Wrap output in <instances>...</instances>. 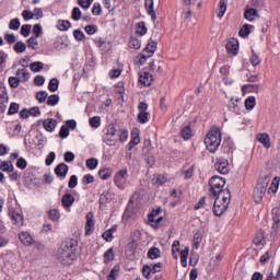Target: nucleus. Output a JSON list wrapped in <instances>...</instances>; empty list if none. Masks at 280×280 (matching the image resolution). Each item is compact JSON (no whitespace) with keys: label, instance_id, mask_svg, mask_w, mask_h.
Returning a JSON list of instances; mask_svg holds the SVG:
<instances>
[{"label":"nucleus","instance_id":"f257e3e1","mask_svg":"<svg viewBox=\"0 0 280 280\" xmlns=\"http://www.w3.org/2000/svg\"><path fill=\"white\" fill-rule=\"evenodd\" d=\"M75 250H78V240L66 238L58 248V261L61 262L62 266H71L75 259H78Z\"/></svg>","mask_w":280,"mask_h":280},{"label":"nucleus","instance_id":"f03ea898","mask_svg":"<svg viewBox=\"0 0 280 280\" xmlns=\"http://www.w3.org/2000/svg\"><path fill=\"white\" fill-rule=\"evenodd\" d=\"M211 205H213V213L218 218L220 215H224L225 211L229 209V205H231V191L224 190L219 196L211 197L209 199V207L207 208V211L211 209Z\"/></svg>","mask_w":280,"mask_h":280},{"label":"nucleus","instance_id":"7ed1b4c3","mask_svg":"<svg viewBox=\"0 0 280 280\" xmlns=\"http://www.w3.org/2000/svg\"><path fill=\"white\" fill-rule=\"evenodd\" d=\"M220 143H222V131L219 127H212L205 138L207 150L215 154L220 148Z\"/></svg>","mask_w":280,"mask_h":280},{"label":"nucleus","instance_id":"20e7f679","mask_svg":"<svg viewBox=\"0 0 280 280\" xmlns=\"http://www.w3.org/2000/svg\"><path fill=\"white\" fill-rule=\"evenodd\" d=\"M106 145H117V143H126L128 141V129H115V126L107 128Z\"/></svg>","mask_w":280,"mask_h":280},{"label":"nucleus","instance_id":"39448f33","mask_svg":"<svg viewBox=\"0 0 280 280\" xmlns=\"http://www.w3.org/2000/svg\"><path fill=\"white\" fill-rule=\"evenodd\" d=\"M268 185H270V175H265L258 179L253 191V198L256 205L261 203V200H264L266 191L268 190Z\"/></svg>","mask_w":280,"mask_h":280},{"label":"nucleus","instance_id":"423d86ee","mask_svg":"<svg viewBox=\"0 0 280 280\" xmlns=\"http://www.w3.org/2000/svg\"><path fill=\"white\" fill-rule=\"evenodd\" d=\"M224 185H226V179L215 175L209 179V191L210 197L213 198L215 196H220V194L224 191H231L229 188L224 189Z\"/></svg>","mask_w":280,"mask_h":280},{"label":"nucleus","instance_id":"0eeeda50","mask_svg":"<svg viewBox=\"0 0 280 280\" xmlns=\"http://www.w3.org/2000/svg\"><path fill=\"white\" fill-rule=\"evenodd\" d=\"M159 44L154 40L149 42L145 48L142 50V52L139 55V62L140 65H144L145 60L148 58H152L154 56V51H156V46Z\"/></svg>","mask_w":280,"mask_h":280},{"label":"nucleus","instance_id":"6e6552de","mask_svg":"<svg viewBox=\"0 0 280 280\" xmlns=\"http://www.w3.org/2000/svg\"><path fill=\"white\" fill-rule=\"evenodd\" d=\"M114 183L118 189H126L128 183V168L119 170L114 176Z\"/></svg>","mask_w":280,"mask_h":280},{"label":"nucleus","instance_id":"1a4fd4ad","mask_svg":"<svg viewBox=\"0 0 280 280\" xmlns=\"http://www.w3.org/2000/svg\"><path fill=\"white\" fill-rule=\"evenodd\" d=\"M162 211L163 209L156 208L155 210H152L151 213H149L148 220L152 229H159V226H161V223L163 222V217L159 215H161Z\"/></svg>","mask_w":280,"mask_h":280},{"label":"nucleus","instance_id":"9d476101","mask_svg":"<svg viewBox=\"0 0 280 280\" xmlns=\"http://www.w3.org/2000/svg\"><path fill=\"white\" fill-rule=\"evenodd\" d=\"M150 152H152V142L150 140H148L144 142V148L142 149V154L144 155V161H145L147 165L152 167V165H154V163H155V159H154V155Z\"/></svg>","mask_w":280,"mask_h":280},{"label":"nucleus","instance_id":"9b49d317","mask_svg":"<svg viewBox=\"0 0 280 280\" xmlns=\"http://www.w3.org/2000/svg\"><path fill=\"white\" fill-rule=\"evenodd\" d=\"M214 168L217 172H219V174H229V160L224 158L217 159Z\"/></svg>","mask_w":280,"mask_h":280},{"label":"nucleus","instance_id":"f8f14e48","mask_svg":"<svg viewBox=\"0 0 280 280\" xmlns=\"http://www.w3.org/2000/svg\"><path fill=\"white\" fill-rule=\"evenodd\" d=\"M85 218V235H91L95 231V215L93 212H89Z\"/></svg>","mask_w":280,"mask_h":280},{"label":"nucleus","instance_id":"ddd939ff","mask_svg":"<svg viewBox=\"0 0 280 280\" xmlns=\"http://www.w3.org/2000/svg\"><path fill=\"white\" fill-rule=\"evenodd\" d=\"M55 174L60 180H65L67 178V174H69V165L66 163H60L55 167Z\"/></svg>","mask_w":280,"mask_h":280},{"label":"nucleus","instance_id":"4468645a","mask_svg":"<svg viewBox=\"0 0 280 280\" xmlns=\"http://www.w3.org/2000/svg\"><path fill=\"white\" fill-rule=\"evenodd\" d=\"M139 143H141V137H139V129H133L131 131V139L126 148L130 152L132 148H135V145H139Z\"/></svg>","mask_w":280,"mask_h":280},{"label":"nucleus","instance_id":"2eb2a0df","mask_svg":"<svg viewBox=\"0 0 280 280\" xmlns=\"http://www.w3.org/2000/svg\"><path fill=\"white\" fill-rule=\"evenodd\" d=\"M139 82L143 86H152V82H154V77L150 72H141L139 74Z\"/></svg>","mask_w":280,"mask_h":280},{"label":"nucleus","instance_id":"dca6fc26","mask_svg":"<svg viewBox=\"0 0 280 280\" xmlns=\"http://www.w3.org/2000/svg\"><path fill=\"white\" fill-rule=\"evenodd\" d=\"M75 202V197H73L71 194L66 192L62 197H61V206L63 207V209H71V207H73V203Z\"/></svg>","mask_w":280,"mask_h":280},{"label":"nucleus","instance_id":"f3484780","mask_svg":"<svg viewBox=\"0 0 280 280\" xmlns=\"http://www.w3.org/2000/svg\"><path fill=\"white\" fill-rule=\"evenodd\" d=\"M19 240L23 243L24 246H32L34 243V238L30 232L22 231L19 233Z\"/></svg>","mask_w":280,"mask_h":280},{"label":"nucleus","instance_id":"a211bd4d","mask_svg":"<svg viewBox=\"0 0 280 280\" xmlns=\"http://www.w3.org/2000/svg\"><path fill=\"white\" fill-rule=\"evenodd\" d=\"M256 139L258 141V143H261V145H264V148H266L267 150L270 149V147L272 145V143L270 142V135L264 132V133H258L256 136Z\"/></svg>","mask_w":280,"mask_h":280},{"label":"nucleus","instance_id":"6ab92c4d","mask_svg":"<svg viewBox=\"0 0 280 280\" xmlns=\"http://www.w3.org/2000/svg\"><path fill=\"white\" fill-rule=\"evenodd\" d=\"M225 49L230 56H237L240 51V44L235 40L228 42Z\"/></svg>","mask_w":280,"mask_h":280},{"label":"nucleus","instance_id":"aec40b11","mask_svg":"<svg viewBox=\"0 0 280 280\" xmlns=\"http://www.w3.org/2000/svg\"><path fill=\"white\" fill-rule=\"evenodd\" d=\"M144 5L148 15L151 16L152 21H156V12L154 11V0H145Z\"/></svg>","mask_w":280,"mask_h":280},{"label":"nucleus","instance_id":"412c9836","mask_svg":"<svg viewBox=\"0 0 280 280\" xmlns=\"http://www.w3.org/2000/svg\"><path fill=\"white\" fill-rule=\"evenodd\" d=\"M43 126L47 132H54L56 126H58V121L54 118H47L43 121Z\"/></svg>","mask_w":280,"mask_h":280},{"label":"nucleus","instance_id":"4be33fe9","mask_svg":"<svg viewBox=\"0 0 280 280\" xmlns=\"http://www.w3.org/2000/svg\"><path fill=\"white\" fill-rule=\"evenodd\" d=\"M9 215L13 221V224H15V226H23L24 219L23 215H21V213H18L16 211L12 210L9 212Z\"/></svg>","mask_w":280,"mask_h":280},{"label":"nucleus","instance_id":"5701e85b","mask_svg":"<svg viewBox=\"0 0 280 280\" xmlns=\"http://www.w3.org/2000/svg\"><path fill=\"white\" fill-rule=\"evenodd\" d=\"M149 69L153 73H163V63L161 61H151L149 63Z\"/></svg>","mask_w":280,"mask_h":280},{"label":"nucleus","instance_id":"b1692460","mask_svg":"<svg viewBox=\"0 0 280 280\" xmlns=\"http://www.w3.org/2000/svg\"><path fill=\"white\" fill-rule=\"evenodd\" d=\"M70 27L71 22H69V20H58L57 30H59V32H68Z\"/></svg>","mask_w":280,"mask_h":280},{"label":"nucleus","instance_id":"393cba45","mask_svg":"<svg viewBox=\"0 0 280 280\" xmlns=\"http://www.w3.org/2000/svg\"><path fill=\"white\" fill-rule=\"evenodd\" d=\"M255 26L250 25V24H244L240 31H238V35L242 38H247V36L250 34V30H253Z\"/></svg>","mask_w":280,"mask_h":280},{"label":"nucleus","instance_id":"a878e982","mask_svg":"<svg viewBox=\"0 0 280 280\" xmlns=\"http://www.w3.org/2000/svg\"><path fill=\"white\" fill-rule=\"evenodd\" d=\"M209 200H211V197L207 201V197H202L199 199L197 205L195 206V211H198L200 209H209Z\"/></svg>","mask_w":280,"mask_h":280},{"label":"nucleus","instance_id":"bb28decb","mask_svg":"<svg viewBox=\"0 0 280 280\" xmlns=\"http://www.w3.org/2000/svg\"><path fill=\"white\" fill-rule=\"evenodd\" d=\"M279 183H280V178L275 177L270 184V187L268 188V194H272L275 196V194L279 191Z\"/></svg>","mask_w":280,"mask_h":280},{"label":"nucleus","instance_id":"cd10ccee","mask_svg":"<svg viewBox=\"0 0 280 280\" xmlns=\"http://www.w3.org/2000/svg\"><path fill=\"white\" fill-rule=\"evenodd\" d=\"M1 172H14V164L12 161H2L0 162Z\"/></svg>","mask_w":280,"mask_h":280},{"label":"nucleus","instance_id":"c85d7f7f","mask_svg":"<svg viewBox=\"0 0 280 280\" xmlns=\"http://www.w3.org/2000/svg\"><path fill=\"white\" fill-rule=\"evenodd\" d=\"M155 187H161V185H165L167 183V177L165 175H155L152 180Z\"/></svg>","mask_w":280,"mask_h":280},{"label":"nucleus","instance_id":"c756f323","mask_svg":"<svg viewBox=\"0 0 280 280\" xmlns=\"http://www.w3.org/2000/svg\"><path fill=\"white\" fill-rule=\"evenodd\" d=\"M136 34H139V36H145V34H148V27H145V22H138L136 24Z\"/></svg>","mask_w":280,"mask_h":280},{"label":"nucleus","instance_id":"7c9ffc66","mask_svg":"<svg viewBox=\"0 0 280 280\" xmlns=\"http://www.w3.org/2000/svg\"><path fill=\"white\" fill-rule=\"evenodd\" d=\"M94 45L101 50L102 56H104V54H106V51L104 50L106 48V40H104V38L102 37H96L94 39Z\"/></svg>","mask_w":280,"mask_h":280},{"label":"nucleus","instance_id":"2f4dec72","mask_svg":"<svg viewBox=\"0 0 280 280\" xmlns=\"http://www.w3.org/2000/svg\"><path fill=\"white\" fill-rule=\"evenodd\" d=\"M187 259H189V247H185V249L180 252V264L183 268H187Z\"/></svg>","mask_w":280,"mask_h":280},{"label":"nucleus","instance_id":"473e14b6","mask_svg":"<svg viewBox=\"0 0 280 280\" xmlns=\"http://www.w3.org/2000/svg\"><path fill=\"white\" fill-rule=\"evenodd\" d=\"M59 86H60V81L57 78H52L48 83V91H50V93H56Z\"/></svg>","mask_w":280,"mask_h":280},{"label":"nucleus","instance_id":"72a5a7b5","mask_svg":"<svg viewBox=\"0 0 280 280\" xmlns=\"http://www.w3.org/2000/svg\"><path fill=\"white\" fill-rule=\"evenodd\" d=\"M255 16H259L256 9H247L244 13V18L247 21H255Z\"/></svg>","mask_w":280,"mask_h":280},{"label":"nucleus","instance_id":"f704fd0d","mask_svg":"<svg viewBox=\"0 0 280 280\" xmlns=\"http://www.w3.org/2000/svg\"><path fill=\"white\" fill-rule=\"evenodd\" d=\"M148 257L149 259H159L161 257V249L159 247H151L148 250Z\"/></svg>","mask_w":280,"mask_h":280},{"label":"nucleus","instance_id":"c9c22d12","mask_svg":"<svg viewBox=\"0 0 280 280\" xmlns=\"http://www.w3.org/2000/svg\"><path fill=\"white\" fill-rule=\"evenodd\" d=\"M201 242H202V233L196 232L192 237V244H194V248H196V250H198V248H200Z\"/></svg>","mask_w":280,"mask_h":280},{"label":"nucleus","instance_id":"e433bc0d","mask_svg":"<svg viewBox=\"0 0 280 280\" xmlns=\"http://www.w3.org/2000/svg\"><path fill=\"white\" fill-rule=\"evenodd\" d=\"M249 62L252 67H258V65H261V58H259V55L255 52V50H252V56L249 57Z\"/></svg>","mask_w":280,"mask_h":280},{"label":"nucleus","instance_id":"4c0bfd02","mask_svg":"<svg viewBox=\"0 0 280 280\" xmlns=\"http://www.w3.org/2000/svg\"><path fill=\"white\" fill-rule=\"evenodd\" d=\"M119 270H121L119 265L114 266L109 275L107 276V280H117V278L119 277Z\"/></svg>","mask_w":280,"mask_h":280},{"label":"nucleus","instance_id":"58836bf2","mask_svg":"<svg viewBox=\"0 0 280 280\" xmlns=\"http://www.w3.org/2000/svg\"><path fill=\"white\" fill-rule=\"evenodd\" d=\"M43 67H44V65L40 61H34V62L30 63V69H31V71H33V73H38V72L43 71Z\"/></svg>","mask_w":280,"mask_h":280},{"label":"nucleus","instance_id":"ea45409f","mask_svg":"<svg viewBox=\"0 0 280 280\" xmlns=\"http://www.w3.org/2000/svg\"><path fill=\"white\" fill-rule=\"evenodd\" d=\"M60 102V96L58 94H51L47 97L46 104L47 106H56Z\"/></svg>","mask_w":280,"mask_h":280},{"label":"nucleus","instance_id":"a19ab883","mask_svg":"<svg viewBox=\"0 0 280 280\" xmlns=\"http://www.w3.org/2000/svg\"><path fill=\"white\" fill-rule=\"evenodd\" d=\"M47 97H49V93H47V91H39L36 93V100L39 104H45V102H47Z\"/></svg>","mask_w":280,"mask_h":280},{"label":"nucleus","instance_id":"79ce46f5","mask_svg":"<svg viewBox=\"0 0 280 280\" xmlns=\"http://www.w3.org/2000/svg\"><path fill=\"white\" fill-rule=\"evenodd\" d=\"M25 49H27V45H25L23 42H16L13 46V51H15V54H23Z\"/></svg>","mask_w":280,"mask_h":280},{"label":"nucleus","instance_id":"37998d69","mask_svg":"<svg viewBox=\"0 0 280 280\" xmlns=\"http://www.w3.org/2000/svg\"><path fill=\"white\" fill-rule=\"evenodd\" d=\"M115 93L118 96V100H121V97H124V93H126V89L124 88V82H118L116 85H115Z\"/></svg>","mask_w":280,"mask_h":280},{"label":"nucleus","instance_id":"c03bdc74","mask_svg":"<svg viewBox=\"0 0 280 280\" xmlns=\"http://www.w3.org/2000/svg\"><path fill=\"white\" fill-rule=\"evenodd\" d=\"M255 105H256L255 96H248L245 100V108H246V110H253V108H255Z\"/></svg>","mask_w":280,"mask_h":280},{"label":"nucleus","instance_id":"a18cd8bd","mask_svg":"<svg viewBox=\"0 0 280 280\" xmlns=\"http://www.w3.org/2000/svg\"><path fill=\"white\" fill-rule=\"evenodd\" d=\"M172 253H173L174 259H178V253H180V241L173 242Z\"/></svg>","mask_w":280,"mask_h":280},{"label":"nucleus","instance_id":"49530a36","mask_svg":"<svg viewBox=\"0 0 280 280\" xmlns=\"http://www.w3.org/2000/svg\"><path fill=\"white\" fill-rule=\"evenodd\" d=\"M226 3H229V0H220L219 2V13L218 16L219 19H222L224 16V13L226 12Z\"/></svg>","mask_w":280,"mask_h":280},{"label":"nucleus","instance_id":"de8ad7c7","mask_svg":"<svg viewBox=\"0 0 280 280\" xmlns=\"http://www.w3.org/2000/svg\"><path fill=\"white\" fill-rule=\"evenodd\" d=\"M20 34L24 36V38H27L30 34H32V25L31 24H24L21 26Z\"/></svg>","mask_w":280,"mask_h":280},{"label":"nucleus","instance_id":"09e8293b","mask_svg":"<svg viewBox=\"0 0 280 280\" xmlns=\"http://www.w3.org/2000/svg\"><path fill=\"white\" fill-rule=\"evenodd\" d=\"M15 75H22V82H30V72L25 68L18 69Z\"/></svg>","mask_w":280,"mask_h":280},{"label":"nucleus","instance_id":"8fccbe9b","mask_svg":"<svg viewBox=\"0 0 280 280\" xmlns=\"http://www.w3.org/2000/svg\"><path fill=\"white\" fill-rule=\"evenodd\" d=\"M49 219L52 220V222H58L60 220V210L52 209L48 211Z\"/></svg>","mask_w":280,"mask_h":280},{"label":"nucleus","instance_id":"3c124183","mask_svg":"<svg viewBox=\"0 0 280 280\" xmlns=\"http://www.w3.org/2000/svg\"><path fill=\"white\" fill-rule=\"evenodd\" d=\"M98 163L100 162L95 158H90L85 161V165H86L88 170H95L97 167Z\"/></svg>","mask_w":280,"mask_h":280},{"label":"nucleus","instance_id":"603ef678","mask_svg":"<svg viewBox=\"0 0 280 280\" xmlns=\"http://www.w3.org/2000/svg\"><path fill=\"white\" fill-rule=\"evenodd\" d=\"M138 121H139V124H148V121H150V113H148V112L139 113Z\"/></svg>","mask_w":280,"mask_h":280},{"label":"nucleus","instance_id":"864d4df0","mask_svg":"<svg viewBox=\"0 0 280 280\" xmlns=\"http://www.w3.org/2000/svg\"><path fill=\"white\" fill-rule=\"evenodd\" d=\"M19 108H21V105H19V103H11L7 115L9 116L16 115V113H19Z\"/></svg>","mask_w":280,"mask_h":280},{"label":"nucleus","instance_id":"5fc2aeb1","mask_svg":"<svg viewBox=\"0 0 280 280\" xmlns=\"http://www.w3.org/2000/svg\"><path fill=\"white\" fill-rule=\"evenodd\" d=\"M89 124L92 128H100V126H102V119L100 116H93L90 118Z\"/></svg>","mask_w":280,"mask_h":280},{"label":"nucleus","instance_id":"6e6d98bb","mask_svg":"<svg viewBox=\"0 0 280 280\" xmlns=\"http://www.w3.org/2000/svg\"><path fill=\"white\" fill-rule=\"evenodd\" d=\"M180 135L185 141L191 139V127L186 126L182 129Z\"/></svg>","mask_w":280,"mask_h":280},{"label":"nucleus","instance_id":"4d7b16f0","mask_svg":"<svg viewBox=\"0 0 280 280\" xmlns=\"http://www.w3.org/2000/svg\"><path fill=\"white\" fill-rule=\"evenodd\" d=\"M121 71H124V69H121V68L112 69V70H109V72H108V77H109L112 80H116V78H119V77L121 75Z\"/></svg>","mask_w":280,"mask_h":280},{"label":"nucleus","instance_id":"13d9d810","mask_svg":"<svg viewBox=\"0 0 280 280\" xmlns=\"http://www.w3.org/2000/svg\"><path fill=\"white\" fill-rule=\"evenodd\" d=\"M240 103V100L237 98H231L229 102V108L230 110H233L234 113H237L240 110V106L237 105Z\"/></svg>","mask_w":280,"mask_h":280},{"label":"nucleus","instance_id":"bf43d9fd","mask_svg":"<svg viewBox=\"0 0 280 280\" xmlns=\"http://www.w3.org/2000/svg\"><path fill=\"white\" fill-rule=\"evenodd\" d=\"M129 47L131 49H141V40L138 38L131 37L129 40Z\"/></svg>","mask_w":280,"mask_h":280},{"label":"nucleus","instance_id":"052dcab7","mask_svg":"<svg viewBox=\"0 0 280 280\" xmlns=\"http://www.w3.org/2000/svg\"><path fill=\"white\" fill-rule=\"evenodd\" d=\"M19 84H21V79L9 77V86H11V89H19Z\"/></svg>","mask_w":280,"mask_h":280},{"label":"nucleus","instance_id":"680f3d73","mask_svg":"<svg viewBox=\"0 0 280 280\" xmlns=\"http://www.w3.org/2000/svg\"><path fill=\"white\" fill-rule=\"evenodd\" d=\"M71 18L73 21H80L82 19V11L78 7H74L72 9Z\"/></svg>","mask_w":280,"mask_h":280},{"label":"nucleus","instance_id":"e2e57ef3","mask_svg":"<svg viewBox=\"0 0 280 280\" xmlns=\"http://www.w3.org/2000/svg\"><path fill=\"white\" fill-rule=\"evenodd\" d=\"M19 27H21V21L18 18L12 19L9 23V30L16 31Z\"/></svg>","mask_w":280,"mask_h":280},{"label":"nucleus","instance_id":"0e129e2a","mask_svg":"<svg viewBox=\"0 0 280 280\" xmlns=\"http://www.w3.org/2000/svg\"><path fill=\"white\" fill-rule=\"evenodd\" d=\"M8 61V54L5 51L0 50V71H3L5 67V62Z\"/></svg>","mask_w":280,"mask_h":280},{"label":"nucleus","instance_id":"69168bd1","mask_svg":"<svg viewBox=\"0 0 280 280\" xmlns=\"http://www.w3.org/2000/svg\"><path fill=\"white\" fill-rule=\"evenodd\" d=\"M26 43H27V47L31 49H36V47H38V40L34 36L30 37L26 40Z\"/></svg>","mask_w":280,"mask_h":280},{"label":"nucleus","instance_id":"338daca9","mask_svg":"<svg viewBox=\"0 0 280 280\" xmlns=\"http://www.w3.org/2000/svg\"><path fill=\"white\" fill-rule=\"evenodd\" d=\"M117 231V225H113L106 231V242H113V234Z\"/></svg>","mask_w":280,"mask_h":280},{"label":"nucleus","instance_id":"774afa93","mask_svg":"<svg viewBox=\"0 0 280 280\" xmlns=\"http://www.w3.org/2000/svg\"><path fill=\"white\" fill-rule=\"evenodd\" d=\"M15 165L19 167V170H25V167H27V160H25V158H20Z\"/></svg>","mask_w":280,"mask_h":280}]
</instances>
